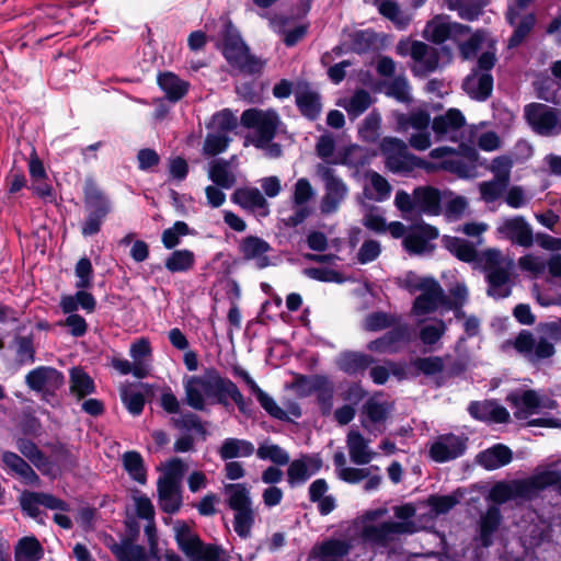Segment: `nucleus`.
<instances>
[{"instance_id":"c756f323","label":"nucleus","mask_w":561,"mask_h":561,"mask_svg":"<svg viewBox=\"0 0 561 561\" xmlns=\"http://www.w3.org/2000/svg\"><path fill=\"white\" fill-rule=\"evenodd\" d=\"M84 205L91 215L105 218L112 211V203L92 179H87L83 187Z\"/></svg>"},{"instance_id":"72a5a7b5","label":"nucleus","mask_w":561,"mask_h":561,"mask_svg":"<svg viewBox=\"0 0 561 561\" xmlns=\"http://www.w3.org/2000/svg\"><path fill=\"white\" fill-rule=\"evenodd\" d=\"M468 411L472 417L489 423H505L510 419L508 411L495 401H473Z\"/></svg>"},{"instance_id":"3c124183","label":"nucleus","mask_w":561,"mask_h":561,"mask_svg":"<svg viewBox=\"0 0 561 561\" xmlns=\"http://www.w3.org/2000/svg\"><path fill=\"white\" fill-rule=\"evenodd\" d=\"M296 104L301 114L310 119L317 118L322 107L317 92L301 88L296 92Z\"/></svg>"},{"instance_id":"7ed1b4c3","label":"nucleus","mask_w":561,"mask_h":561,"mask_svg":"<svg viewBox=\"0 0 561 561\" xmlns=\"http://www.w3.org/2000/svg\"><path fill=\"white\" fill-rule=\"evenodd\" d=\"M387 514V508H377L366 512L363 516L360 536L373 547H387L398 536L416 531L414 522H380Z\"/></svg>"},{"instance_id":"a19ab883","label":"nucleus","mask_w":561,"mask_h":561,"mask_svg":"<svg viewBox=\"0 0 561 561\" xmlns=\"http://www.w3.org/2000/svg\"><path fill=\"white\" fill-rule=\"evenodd\" d=\"M507 18L510 23L515 25L514 33L508 39V47L513 48L518 46L526 38L535 25L536 19L533 13L519 18L513 8L510 9Z\"/></svg>"},{"instance_id":"b1692460","label":"nucleus","mask_w":561,"mask_h":561,"mask_svg":"<svg viewBox=\"0 0 561 561\" xmlns=\"http://www.w3.org/2000/svg\"><path fill=\"white\" fill-rule=\"evenodd\" d=\"M322 468V460L316 455H302L289 461L287 468V482L290 486L305 484L312 476Z\"/></svg>"},{"instance_id":"ddd939ff","label":"nucleus","mask_w":561,"mask_h":561,"mask_svg":"<svg viewBox=\"0 0 561 561\" xmlns=\"http://www.w3.org/2000/svg\"><path fill=\"white\" fill-rule=\"evenodd\" d=\"M381 153L385 156V163L393 173H408L415 168H428L420 158L410 153L407 144L394 137H386L380 142Z\"/></svg>"},{"instance_id":"79ce46f5","label":"nucleus","mask_w":561,"mask_h":561,"mask_svg":"<svg viewBox=\"0 0 561 561\" xmlns=\"http://www.w3.org/2000/svg\"><path fill=\"white\" fill-rule=\"evenodd\" d=\"M477 460L483 468L494 470L512 461V451L508 447L499 444L480 453Z\"/></svg>"},{"instance_id":"bf43d9fd","label":"nucleus","mask_w":561,"mask_h":561,"mask_svg":"<svg viewBox=\"0 0 561 561\" xmlns=\"http://www.w3.org/2000/svg\"><path fill=\"white\" fill-rule=\"evenodd\" d=\"M70 391L81 399L95 391L94 381L83 369L75 367L70 371Z\"/></svg>"},{"instance_id":"f3484780","label":"nucleus","mask_w":561,"mask_h":561,"mask_svg":"<svg viewBox=\"0 0 561 561\" xmlns=\"http://www.w3.org/2000/svg\"><path fill=\"white\" fill-rule=\"evenodd\" d=\"M524 115L539 135L552 136L561 133V113L557 108L542 103H530L525 106Z\"/></svg>"},{"instance_id":"e2e57ef3","label":"nucleus","mask_w":561,"mask_h":561,"mask_svg":"<svg viewBox=\"0 0 561 561\" xmlns=\"http://www.w3.org/2000/svg\"><path fill=\"white\" fill-rule=\"evenodd\" d=\"M256 456L261 460H268L276 466L289 463V454L280 446L272 443H263L256 449Z\"/></svg>"},{"instance_id":"aec40b11","label":"nucleus","mask_w":561,"mask_h":561,"mask_svg":"<svg viewBox=\"0 0 561 561\" xmlns=\"http://www.w3.org/2000/svg\"><path fill=\"white\" fill-rule=\"evenodd\" d=\"M314 196V190L307 178H300L293 186L290 202L294 213L287 218V224L298 226L302 224L310 215L311 208L308 205Z\"/></svg>"},{"instance_id":"603ef678","label":"nucleus","mask_w":561,"mask_h":561,"mask_svg":"<svg viewBox=\"0 0 561 561\" xmlns=\"http://www.w3.org/2000/svg\"><path fill=\"white\" fill-rule=\"evenodd\" d=\"M43 556L44 549L33 536L23 537L15 547V561H39Z\"/></svg>"},{"instance_id":"f03ea898","label":"nucleus","mask_w":561,"mask_h":561,"mask_svg":"<svg viewBox=\"0 0 561 561\" xmlns=\"http://www.w3.org/2000/svg\"><path fill=\"white\" fill-rule=\"evenodd\" d=\"M513 415L528 425L561 427V414L554 415L558 403L551 397L533 389L516 390L507 396Z\"/></svg>"},{"instance_id":"423d86ee","label":"nucleus","mask_w":561,"mask_h":561,"mask_svg":"<svg viewBox=\"0 0 561 561\" xmlns=\"http://www.w3.org/2000/svg\"><path fill=\"white\" fill-rule=\"evenodd\" d=\"M393 204L404 218L420 215L436 216L442 210L439 191L432 186H419L412 194L399 190Z\"/></svg>"},{"instance_id":"a878e982","label":"nucleus","mask_w":561,"mask_h":561,"mask_svg":"<svg viewBox=\"0 0 561 561\" xmlns=\"http://www.w3.org/2000/svg\"><path fill=\"white\" fill-rule=\"evenodd\" d=\"M232 374L234 377H239L245 382L250 391L256 397V400L259 401L261 407L272 417L282 421L288 419V413L284 409H282L270 394H267L259 387V385L245 369H243L241 366H234L232 368Z\"/></svg>"},{"instance_id":"c9c22d12","label":"nucleus","mask_w":561,"mask_h":561,"mask_svg":"<svg viewBox=\"0 0 561 561\" xmlns=\"http://www.w3.org/2000/svg\"><path fill=\"white\" fill-rule=\"evenodd\" d=\"M117 561H148L146 549L129 539L116 542L112 537L105 541Z\"/></svg>"},{"instance_id":"4c0bfd02","label":"nucleus","mask_w":561,"mask_h":561,"mask_svg":"<svg viewBox=\"0 0 561 561\" xmlns=\"http://www.w3.org/2000/svg\"><path fill=\"white\" fill-rule=\"evenodd\" d=\"M1 460L5 468L19 476L25 484L38 485L39 478L32 467L19 455L12 451H4Z\"/></svg>"},{"instance_id":"ea45409f","label":"nucleus","mask_w":561,"mask_h":561,"mask_svg":"<svg viewBox=\"0 0 561 561\" xmlns=\"http://www.w3.org/2000/svg\"><path fill=\"white\" fill-rule=\"evenodd\" d=\"M254 451L255 447L250 440L229 437L221 443L218 455L222 460H230L250 457Z\"/></svg>"},{"instance_id":"c85d7f7f","label":"nucleus","mask_w":561,"mask_h":561,"mask_svg":"<svg viewBox=\"0 0 561 561\" xmlns=\"http://www.w3.org/2000/svg\"><path fill=\"white\" fill-rule=\"evenodd\" d=\"M271 245L263 239L254 236L243 238L239 243V252L247 261H253L257 268H265L270 265L267 253Z\"/></svg>"},{"instance_id":"f704fd0d","label":"nucleus","mask_w":561,"mask_h":561,"mask_svg":"<svg viewBox=\"0 0 561 561\" xmlns=\"http://www.w3.org/2000/svg\"><path fill=\"white\" fill-rule=\"evenodd\" d=\"M350 550L351 545L348 541L330 539L312 548L309 561H342Z\"/></svg>"},{"instance_id":"69168bd1","label":"nucleus","mask_w":561,"mask_h":561,"mask_svg":"<svg viewBox=\"0 0 561 561\" xmlns=\"http://www.w3.org/2000/svg\"><path fill=\"white\" fill-rule=\"evenodd\" d=\"M233 529L241 538H248L255 522V511L251 506L233 511Z\"/></svg>"},{"instance_id":"6e6d98bb","label":"nucleus","mask_w":561,"mask_h":561,"mask_svg":"<svg viewBox=\"0 0 561 561\" xmlns=\"http://www.w3.org/2000/svg\"><path fill=\"white\" fill-rule=\"evenodd\" d=\"M228 506L232 511H239L252 505L249 489L243 483H231L225 486Z\"/></svg>"},{"instance_id":"5701e85b","label":"nucleus","mask_w":561,"mask_h":561,"mask_svg":"<svg viewBox=\"0 0 561 561\" xmlns=\"http://www.w3.org/2000/svg\"><path fill=\"white\" fill-rule=\"evenodd\" d=\"M496 232L501 238L520 247L528 248L534 243L533 229L522 216L503 219L496 227Z\"/></svg>"},{"instance_id":"0e129e2a","label":"nucleus","mask_w":561,"mask_h":561,"mask_svg":"<svg viewBox=\"0 0 561 561\" xmlns=\"http://www.w3.org/2000/svg\"><path fill=\"white\" fill-rule=\"evenodd\" d=\"M333 463L335 467L337 478L344 482L351 484L359 483L360 478L364 477V471H360L359 468L348 467L346 465V457L342 451H337L334 454Z\"/></svg>"},{"instance_id":"412c9836","label":"nucleus","mask_w":561,"mask_h":561,"mask_svg":"<svg viewBox=\"0 0 561 561\" xmlns=\"http://www.w3.org/2000/svg\"><path fill=\"white\" fill-rule=\"evenodd\" d=\"M440 308L450 309L451 307L447 305V298L442 286L436 279H433L415 298L412 313L417 317H424Z\"/></svg>"},{"instance_id":"09e8293b","label":"nucleus","mask_w":561,"mask_h":561,"mask_svg":"<svg viewBox=\"0 0 561 561\" xmlns=\"http://www.w3.org/2000/svg\"><path fill=\"white\" fill-rule=\"evenodd\" d=\"M373 103L369 92L357 90L351 96L343 98L337 105L343 107L350 117L356 118L362 115Z\"/></svg>"},{"instance_id":"bb28decb","label":"nucleus","mask_w":561,"mask_h":561,"mask_svg":"<svg viewBox=\"0 0 561 561\" xmlns=\"http://www.w3.org/2000/svg\"><path fill=\"white\" fill-rule=\"evenodd\" d=\"M26 385L35 391L53 393L64 383V376L56 368L41 366L25 377Z\"/></svg>"},{"instance_id":"4d7b16f0","label":"nucleus","mask_w":561,"mask_h":561,"mask_svg":"<svg viewBox=\"0 0 561 561\" xmlns=\"http://www.w3.org/2000/svg\"><path fill=\"white\" fill-rule=\"evenodd\" d=\"M164 265L171 273L187 272L195 265V254L187 249L175 250L167 257Z\"/></svg>"},{"instance_id":"dca6fc26","label":"nucleus","mask_w":561,"mask_h":561,"mask_svg":"<svg viewBox=\"0 0 561 561\" xmlns=\"http://www.w3.org/2000/svg\"><path fill=\"white\" fill-rule=\"evenodd\" d=\"M512 345L518 354L534 365L551 358L556 353L554 345L548 337L535 335L527 330L520 331Z\"/></svg>"},{"instance_id":"58836bf2","label":"nucleus","mask_w":561,"mask_h":561,"mask_svg":"<svg viewBox=\"0 0 561 561\" xmlns=\"http://www.w3.org/2000/svg\"><path fill=\"white\" fill-rule=\"evenodd\" d=\"M59 307L65 314H72L79 308H82L88 313L94 311L96 300L92 294L84 289H79L75 295H64L60 297Z\"/></svg>"},{"instance_id":"1a4fd4ad","label":"nucleus","mask_w":561,"mask_h":561,"mask_svg":"<svg viewBox=\"0 0 561 561\" xmlns=\"http://www.w3.org/2000/svg\"><path fill=\"white\" fill-rule=\"evenodd\" d=\"M316 171L323 184V195L319 203L320 213L335 214L350 194L348 185L334 169L325 164H318Z\"/></svg>"},{"instance_id":"5fc2aeb1","label":"nucleus","mask_w":561,"mask_h":561,"mask_svg":"<svg viewBox=\"0 0 561 561\" xmlns=\"http://www.w3.org/2000/svg\"><path fill=\"white\" fill-rule=\"evenodd\" d=\"M371 363L373 358L368 355L355 352H346L340 356L337 366L342 371L348 375H355L357 373L364 371Z\"/></svg>"},{"instance_id":"cd10ccee","label":"nucleus","mask_w":561,"mask_h":561,"mask_svg":"<svg viewBox=\"0 0 561 561\" xmlns=\"http://www.w3.org/2000/svg\"><path fill=\"white\" fill-rule=\"evenodd\" d=\"M390 407L387 402H380L375 399L368 400L362 410L360 422L364 428L369 433H381L385 428V422L388 417Z\"/></svg>"},{"instance_id":"338daca9","label":"nucleus","mask_w":561,"mask_h":561,"mask_svg":"<svg viewBox=\"0 0 561 561\" xmlns=\"http://www.w3.org/2000/svg\"><path fill=\"white\" fill-rule=\"evenodd\" d=\"M188 234H193V230L185 221L179 220L162 232L161 241L164 248L170 250L180 244L182 237Z\"/></svg>"},{"instance_id":"473e14b6","label":"nucleus","mask_w":561,"mask_h":561,"mask_svg":"<svg viewBox=\"0 0 561 561\" xmlns=\"http://www.w3.org/2000/svg\"><path fill=\"white\" fill-rule=\"evenodd\" d=\"M346 447L350 459L355 465H368L377 456V453L370 447V440L355 430L348 432Z\"/></svg>"},{"instance_id":"7c9ffc66","label":"nucleus","mask_w":561,"mask_h":561,"mask_svg":"<svg viewBox=\"0 0 561 561\" xmlns=\"http://www.w3.org/2000/svg\"><path fill=\"white\" fill-rule=\"evenodd\" d=\"M129 356L135 365V377L138 379L148 377L152 368V347L150 341L146 337L134 341L129 346Z\"/></svg>"},{"instance_id":"a211bd4d","label":"nucleus","mask_w":561,"mask_h":561,"mask_svg":"<svg viewBox=\"0 0 561 561\" xmlns=\"http://www.w3.org/2000/svg\"><path fill=\"white\" fill-rule=\"evenodd\" d=\"M469 33L470 28L468 26L451 21L449 15L437 14L426 23L423 37L428 42L442 44L447 39L458 42Z\"/></svg>"},{"instance_id":"a18cd8bd","label":"nucleus","mask_w":561,"mask_h":561,"mask_svg":"<svg viewBox=\"0 0 561 561\" xmlns=\"http://www.w3.org/2000/svg\"><path fill=\"white\" fill-rule=\"evenodd\" d=\"M407 330L403 328L394 329L383 336L371 341L367 348L377 353H396L400 348V344L405 340Z\"/></svg>"},{"instance_id":"864d4df0","label":"nucleus","mask_w":561,"mask_h":561,"mask_svg":"<svg viewBox=\"0 0 561 561\" xmlns=\"http://www.w3.org/2000/svg\"><path fill=\"white\" fill-rule=\"evenodd\" d=\"M550 537V526L545 520L530 524L522 535L523 545L527 549H535Z\"/></svg>"},{"instance_id":"2f4dec72","label":"nucleus","mask_w":561,"mask_h":561,"mask_svg":"<svg viewBox=\"0 0 561 561\" xmlns=\"http://www.w3.org/2000/svg\"><path fill=\"white\" fill-rule=\"evenodd\" d=\"M363 178V194L368 201L382 203L390 198L392 186L385 176L374 170H368Z\"/></svg>"},{"instance_id":"de8ad7c7","label":"nucleus","mask_w":561,"mask_h":561,"mask_svg":"<svg viewBox=\"0 0 561 561\" xmlns=\"http://www.w3.org/2000/svg\"><path fill=\"white\" fill-rule=\"evenodd\" d=\"M501 523V513L496 506H491L480 518L479 540L483 547H489L493 542V535Z\"/></svg>"},{"instance_id":"4be33fe9","label":"nucleus","mask_w":561,"mask_h":561,"mask_svg":"<svg viewBox=\"0 0 561 561\" xmlns=\"http://www.w3.org/2000/svg\"><path fill=\"white\" fill-rule=\"evenodd\" d=\"M466 118L459 110L450 108L445 114L436 116L432 123V129L437 141H459Z\"/></svg>"},{"instance_id":"20e7f679","label":"nucleus","mask_w":561,"mask_h":561,"mask_svg":"<svg viewBox=\"0 0 561 561\" xmlns=\"http://www.w3.org/2000/svg\"><path fill=\"white\" fill-rule=\"evenodd\" d=\"M554 478V472L542 471L541 468H538L530 478L516 480L512 483L495 484L491 489L489 497L497 504L505 503L513 499L529 500L543 489L550 486Z\"/></svg>"},{"instance_id":"9d476101","label":"nucleus","mask_w":561,"mask_h":561,"mask_svg":"<svg viewBox=\"0 0 561 561\" xmlns=\"http://www.w3.org/2000/svg\"><path fill=\"white\" fill-rule=\"evenodd\" d=\"M495 49L482 53L477 67L466 77L462 83L465 92L473 100L485 101L493 91V77L491 70L495 66Z\"/></svg>"},{"instance_id":"f8f14e48","label":"nucleus","mask_w":561,"mask_h":561,"mask_svg":"<svg viewBox=\"0 0 561 561\" xmlns=\"http://www.w3.org/2000/svg\"><path fill=\"white\" fill-rule=\"evenodd\" d=\"M397 53L412 58L411 71L414 76L425 77L440 67L439 50L420 41L400 42Z\"/></svg>"},{"instance_id":"c03bdc74","label":"nucleus","mask_w":561,"mask_h":561,"mask_svg":"<svg viewBox=\"0 0 561 561\" xmlns=\"http://www.w3.org/2000/svg\"><path fill=\"white\" fill-rule=\"evenodd\" d=\"M158 84L171 102L181 100L188 90V83L172 72H164L158 76Z\"/></svg>"},{"instance_id":"9b49d317","label":"nucleus","mask_w":561,"mask_h":561,"mask_svg":"<svg viewBox=\"0 0 561 561\" xmlns=\"http://www.w3.org/2000/svg\"><path fill=\"white\" fill-rule=\"evenodd\" d=\"M173 530L180 550L191 561H221L222 551L217 546L203 543L185 523L176 522Z\"/></svg>"},{"instance_id":"13d9d810","label":"nucleus","mask_w":561,"mask_h":561,"mask_svg":"<svg viewBox=\"0 0 561 561\" xmlns=\"http://www.w3.org/2000/svg\"><path fill=\"white\" fill-rule=\"evenodd\" d=\"M431 123L430 114L424 110H415L410 114H400L397 118L398 129L407 131L410 128L416 130L428 129Z\"/></svg>"},{"instance_id":"8fccbe9b","label":"nucleus","mask_w":561,"mask_h":561,"mask_svg":"<svg viewBox=\"0 0 561 561\" xmlns=\"http://www.w3.org/2000/svg\"><path fill=\"white\" fill-rule=\"evenodd\" d=\"M122 463L130 479L139 484H145L147 482V470L140 453L136 450L124 453L122 455Z\"/></svg>"},{"instance_id":"39448f33","label":"nucleus","mask_w":561,"mask_h":561,"mask_svg":"<svg viewBox=\"0 0 561 561\" xmlns=\"http://www.w3.org/2000/svg\"><path fill=\"white\" fill-rule=\"evenodd\" d=\"M481 262L489 283L488 294L496 299L508 297L512 291L513 259L503 255L500 250L489 249L482 253Z\"/></svg>"},{"instance_id":"e433bc0d","label":"nucleus","mask_w":561,"mask_h":561,"mask_svg":"<svg viewBox=\"0 0 561 561\" xmlns=\"http://www.w3.org/2000/svg\"><path fill=\"white\" fill-rule=\"evenodd\" d=\"M231 201L244 209L259 211L261 215H267L268 213V204L256 187H243L236 190L231 195Z\"/></svg>"},{"instance_id":"f257e3e1","label":"nucleus","mask_w":561,"mask_h":561,"mask_svg":"<svg viewBox=\"0 0 561 561\" xmlns=\"http://www.w3.org/2000/svg\"><path fill=\"white\" fill-rule=\"evenodd\" d=\"M185 403L196 411L205 410L208 403L226 404L229 397L243 414L249 412V403L230 379L222 377L219 371L209 367L202 375L183 378Z\"/></svg>"},{"instance_id":"774afa93","label":"nucleus","mask_w":561,"mask_h":561,"mask_svg":"<svg viewBox=\"0 0 561 561\" xmlns=\"http://www.w3.org/2000/svg\"><path fill=\"white\" fill-rule=\"evenodd\" d=\"M381 116L377 112L369 113L359 127V136L364 141L374 144L380 137Z\"/></svg>"},{"instance_id":"6e6552de","label":"nucleus","mask_w":561,"mask_h":561,"mask_svg":"<svg viewBox=\"0 0 561 561\" xmlns=\"http://www.w3.org/2000/svg\"><path fill=\"white\" fill-rule=\"evenodd\" d=\"M241 125L249 129L247 139L252 145L273 140L283 128L280 116L275 110L249 108L241 114Z\"/></svg>"},{"instance_id":"680f3d73","label":"nucleus","mask_w":561,"mask_h":561,"mask_svg":"<svg viewBox=\"0 0 561 561\" xmlns=\"http://www.w3.org/2000/svg\"><path fill=\"white\" fill-rule=\"evenodd\" d=\"M447 8L456 11L463 20L472 21L478 18L482 8L483 0H446Z\"/></svg>"},{"instance_id":"4468645a","label":"nucleus","mask_w":561,"mask_h":561,"mask_svg":"<svg viewBox=\"0 0 561 561\" xmlns=\"http://www.w3.org/2000/svg\"><path fill=\"white\" fill-rule=\"evenodd\" d=\"M222 54L232 67L243 73H259L265 65L262 59L250 54L248 46L238 34H228L225 37Z\"/></svg>"},{"instance_id":"6ab92c4d","label":"nucleus","mask_w":561,"mask_h":561,"mask_svg":"<svg viewBox=\"0 0 561 561\" xmlns=\"http://www.w3.org/2000/svg\"><path fill=\"white\" fill-rule=\"evenodd\" d=\"M467 448V438L455 434H444L437 436L428 448V455L435 462H447L465 454Z\"/></svg>"},{"instance_id":"49530a36","label":"nucleus","mask_w":561,"mask_h":561,"mask_svg":"<svg viewBox=\"0 0 561 561\" xmlns=\"http://www.w3.org/2000/svg\"><path fill=\"white\" fill-rule=\"evenodd\" d=\"M444 247L456 257L465 262H473L478 257L477 245L462 238L445 236Z\"/></svg>"},{"instance_id":"393cba45","label":"nucleus","mask_w":561,"mask_h":561,"mask_svg":"<svg viewBox=\"0 0 561 561\" xmlns=\"http://www.w3.org/2000/svg\"><path fill=\"white\" fill-rule=\"evenodd\" d=\"M438 230L426 224L412 227L402 240V244L410 254H423L430 252L433 247L431 241L437 239Z\"/></svg>"},{"instance_id":"0eeeda50","label":"nucleus","mask_w":561,"mask_h":561,"mask_svg":"<svg viewBox=\"0 0 561 561\" xmlns=\"http://www.w3.org/2000/svg\"><path fill=\"white\" fill-rule=\"evenodd\" d=\"M186 465L180 458L169 460L164 472L157 481L158 504L169 514L176 513L182 505L181 480Z\"/></svg>"},{"instance_id":"052dcab7","label":"nucleus","mask_w":561,"mask_h":561,"mask_svg":"<svg viewBox=\"0 0 561 561\" xmlns=\"http://www.w3.org/2000/svg\"><path fill=\"white\" fill-rule=\"evenodd\" d=\"M378 11L383 16L392 21L398 28H405L410 23V16L401 11L399 5L392 0H375Z\"/></svg>"},{"instance_id":"2eb2a0df","label":"nucleus","mask_w":561,"mask_h":561,"mask_svg":"<svg viewBox=\"0 0 561 561\" xmlns=\"http://www.w3.org/2000/svg\"><path fill=\"white\" fill-rule=\"evenodd\" d=\"M463 157L449 147H438L430 152L431 158L440 159L439 168L458 174L462 178L474 175L479 153L473 148H462Z\"/></svg>"},{"instance_id":"37998d69","label":"nucleus","mask_w":561,"mask_h":561,"mask_svg":"<svg viewBox=\"0 0 561 561\" xmlns=\"http://www.w3.org/2000/svg\"><path fill=\"white\" fill-rule=\"evenodd\" d=\"M208 178L215 185L225 190L231 188L237 182L236 174L231 170L230 163L222 159H215L210 162Z\"/></svg>"}]
</instances>
